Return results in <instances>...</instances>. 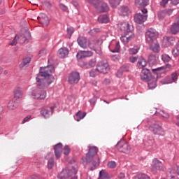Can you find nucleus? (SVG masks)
Returning <instances> with one entry per match:
<instances>
[{"label": "nucleus", "instance_id": "nucleus-1", "mask_svg": "<svg viewBox=\"0 0 179 179\" xmlns=\"http://www.w3.org/2000/svg\"><path fill=\"white\" fill-rule=\"evenodd\" d=\"M54 66L52 65L41 67L40 69L39 73L36 77V84L38 88L31 92V97L32 99L44 100V99L47 97V92L42 89L48 87V86L55 80L54 76L51 75V73L54 72Z\"/></svg>", "mask_w": 179, "mask_h": 179}, {"label": "nucleus", "instance_id": "nucleus-2", "mask_svg": "<svg viewBox=\"0 0 179 179\" xmlns=\"http://www.w3.org/2000/svg\"><path fill=\"white\" fill-rule=\"evenodd\" d=\"M97 147L89 146V151L86 155V161L88 163L92 162V166H94L90 168V170L92 171L96 169V167H99L100 164V158H99L98 156H96V155H97Z\"/></svg>", "mask_w": 179, "mask_h": 179}, {"label": "nucleus", "instance_id": "nucleus-3", "mask_svg": "<svg viewBox=\"0 0 179 179\" xmlns=\"http://www.w3.org/2000/svg\"><path fill=\"white\" fill-rule=\"evenodd\" d=\"M152 71L155 74L152 76L146 82L148 83L149 89H155L156 86H157V78L159 73H165L166 70H164V67H160L157 69H152Z\"/></svg>", "mask_w": 179, "mask_h": 179}, {"label": "nucleus", "instance_id": "nucleus-4", "mask_svg": "<svg viewBox=\"0 0 179 179\" xmlns=\"http://www.w3.org/2000/svg\"><path fill=\"white\" fill-rule=\"evenodd\" d=\"M157 37H159V32L153 28L148 29L145 32V41L148 44L157 41Z\"/></svg>", "mask_w": 179, "mask_h": 179}, {"label": "nucleus", "instance_id": "nucleus-5", "mask_svg": "<svg viewBox=\"0 0 179 179\" xmlns=\"http://www.w3.org/2000/svg\"><path fill=\"white\" fill-rule=\"evenodd\" d=\"M142 13H137L134 15V22L138 24H142L148 20V9L142 8Z\"/></svg>", "mask_w": 179, "mask_h": 179}, {"label": "nucleus", "instance_id": "nucleus-6", "mask_svg": "<svg viewBox=\"0 0 179 179\" xmlns=\"http://www.w3.org/2000/svg\"><path fill=\"white\" fill-rule=\"evenodd\" d=\"M116 148L121 153L128 154L131 152V145L124 140L119 141L116 145Z\"/></svg>", "mask_w": 179, "mask_h": 179}, {"label": "nucleus", "instance_id": "nucleus-7", "mask_svg": "<svg viewBox=\"0 0 179 179\" xmlns=\"http://www.w3.org/2000/svg\"><path fill=\"white\" fill-rule=\"evenodd\" d=\"M96 71H97V72L99 73H108V71H110V66L108 65L107 61L102 60L99 62L96 65Z\"/></svg>", "mask_w": 179, "mask_h": 179}, {"label": "nucleus", "instance_id": "nucleus-8", "mask_svg": "<svg viewBox=\"0 0 179 179\" xmlns=\"http://www.w3.org/2000/svg\"><path fill=\"white\" fill-rule=\"evenodd\" d=\"M80 80V74L78 71H72L69 76V83L70 85H76Z\"/></svg>", "mask_w": 179, "mask_h": 179}, {"label": "nucleus", "instance_id": "nucleus-9", "mask_svg": "<svg viewBox=\"0 0 179 179\" xmlns=\"http://www.w3.org/2000/svg\"><path fill=\"white\" fill-rule=\"evenodd\" d=\"M152 164H153L152 168V173H156L157 171H164V165H163V163H162V162H160L157 158L152 160Z\"/></svg>", "mask_w": 179, "mask_h": 179}, {"label": "nucleus", "instance_id": "nucleus-10", "mask_svg": "<svg viewBox=\"0 0 179 179\" xmlns=\"http://www.w3.org/2000/svg\"><path fill=\"white\" fill-rule=\"evenodd\" d=\"M45 160H48L47 168L48 170H52L55 166V161L54 160V155L52 153L49 152L45 157Z\"/></svg>", "mask_w": 179, "mask_h": 179}, {"label": "nucleus", "instance_id": "nucleus-11", "mask_svg": "<svg viewBox=\"0 0 179 179\" xmlns=\"http://www.w3.org/2000/svg\"><path fill=\"white\" fill-rule=\"evenodd\" d=\"M150 129L154 135H159V136H163L164 135V130H163V128L159 124H152L150 127Z\"/></svg>", "mask_w": 179, "mask_h": 179}, {"label": "nucleus", "instance_id": "nucleus-12", "mask_svg": "<svg viewBox=\"0 0 179 179\" xmlns=\"http://www.w3.org/2000/svg\"><path fill=\"white\" fill-rule=\"evenodd\" d=\"M117 26L122 31H127V33H131L134 31V26L127 22H121L120 24H118Z\"/></svg>", "mask_w": 179, "mask_h": 179}, {"label": "nucleus", "instance_id": "nucleus-13", "mask_svg": "<svg viewBox=\"0 0 179 179\" xmlns=\"http://www.w3.org/2000/svg\"><path fill=\"white\" fill-rule=\"evenodd\" d=\"M178 79L177 73H173L171 76L166 77L165 79L161 81L162 85H169L176 82Z\"/></svg>", "mask_w": 179, "mask_h": 179}, {"label": "nucleus", "instance_id": "nucleus-14", "mask_svg": "<svg viewBox=\"0 0 179 179\" xmlns=\"http://www.w3.org/2000/svg\"><path fill=\"white\" fill-rule=\"evenodd\" d=\"M38 20L44 27L48 26V23H50V19H48V17L45 13H41L38 17Z\"/></svg>", "mask_w": 179, "mask_h": 179}, {"label": "nucleus", "instance_id": "nucleus-15", "mask_svg": "<svg viewBox=\"0 0 179 179\" xmlns=\"http://www.w3.org/2000/svg\"><path fill=\"white\" fill-rule=\"evenodd\" d=\"M152 74L150 73V71L147 69H144L142 70L141 73V80H144V82H147L151 77Z\"/></svg>", "mask_w": 179, "mask_h": 179}, {"label": "nucleus", "instance_id": "nucleus-16", "mask_svg": "<svg viewBox=\"0 0 179 179\" xmlns=\"http://www.w3.org/2000/svg\"><path fill=\"white\" fill-rule=\"evenodd\" d=\"M77 42L78 45H80L81 48H84V49L87 48L89 41H87V38L85 36L78 37L77 39Z\"/></svg>", "mask_w": 179, "mask_h": 179}, {"label": "nucleus", "instance_id": "nucleus-17", "mask_svg": "<svg viewBox=\"0 0 179 179\" xmlns=\"http://www.w3.org/2000/svg\"><path fill=\"white\" fill-rule=\"evenodd\" d=\"M118 13L120 16H128L131 13V9L128 6H122L118 10Z\"/></svg>", "mask_w": 179, "mask_h": 179}, {"label": "nucleus", "instance_id": "nucleus-18", "mask_svg": "<svg viewBox=\"0 0 179 179\" xmlns=\"http://www.w3.org/2000/svg\"><path fill=\"white\" fill-rule=\"evenodd\" d=\"M92 55L93 52L92 51L80 50L77 54V58L78 59H83V58H87L89 57H92Z\"/></svg>", "mask_w": 179, "mask_h": 179}, {"label": "nucleus", "instance_id": "nucleus-19", "mask_svg": "<svg viewBox=\"0 0 179 179\" xmlns=\"http://www.w3.org/2000/svg\"><path fill=\"white\" fill-rule=\"evenodd\" d=\"M54 150L56 159H59L61 153H62V143H59L56 144L54 147Z\"/></svg>", "mask_w": 179, "mask_h": 179}, {"label": "nucleus", "instance_id": "nucleus-20", "mask_svg": "<svg viewBox=\"0 0 179 179\" xmlns=\"http://www.w3.org/2000/svg\"><path fill=\"white\" fill-rule=\"evenodd\" d=\"M171 32L172 34H177V33H179V15L171 27Z\"/></svg>", "mask_w": 179, "mask_h": 179}, {"label": "nucleus", "instance_id": "nucleus-21", "mask_svg": "<svg viewBox=\"0 0 179 179\" xmlns=\"http://www.w3.org/2000/svg\"><path fill=\"white\" fill-rule=\"evenodd\" d=\"M148 44L150 45V50H151V51H153V52L157 53L160 52V45H159V42H157V41H155L152 43Z\"/></svg>", "mask_w": 179, "mask_h": 179}, {"label": "nucleus", "instance_id": "nucleus-22", "mask_svg": "<svg viewBox=\"0 0 179 179\" xmlns=\"http://www.w3.org/2000/svg\"><path fill=\"white\" fill-rule=\"evenodd\" d=\"M18 106L19 102L16 99H13L8 102L7 107L8 110H15V108H17Z\"/></svg>", "mask_w": 179, "mask_h": 179}, {"label": "nucleus", "instance_id": "nucleus-23", "mask_svg": "<svg viewBox=\"0 0 179 179\" xmlns=\"http://www.w3.org/2000/svg\"><path fill=\"white\" fill-rule=\"evenodd\" d=\"M135 5L137 8H145L149 5V0H135Z\"/></svg>", "mask_w": 179, "mask_h": 179}, {"label": "nucleus", "instance_id": "nucleus-24", "mask_svg": "<svg viewBox=\"0 0 179 179\" xmlns=\"http://www.w3.org/2000/svg\"><path fill=\"white\" fill-rule=\"evenodd\" d=\"M99 12H108L110 10V8L106 3L101 2L99 3V8H96Z\"/></svg>", "mask_w": 179, "mask_h": 179}, {"label": "nucleus", "instance_id": "nucleus-25", "mask_svg": "<svg viewBox=\"0 0 179 179\" xmlns=\"http://www.w3.org/2000/svg\"><path fill=\"white\" fill-rule=\"evenodd\" d=\"M171 174H174V175H171V179H179V178L177 176H179V166H176L171 171Z\"/></svg>", "mask_w": 179, "mask_h": 179}, {"label": "nucleus", "instance_id": "nucleus-26", "mask_svg": "<svg viewBox=\"0 0 179 179\" xmlns=\"http://www.w3.org/2000/svg\"><path fill=\"white\" fill-rule=\"evenodd\" d=\"M31 59L30 57H26L22 59L21 64H20V68H27L30 64Z\"/></svg>", "mask_w": 179, "mask_h": 179}, {"label": "nucleus", "instance_id": "nucleus-27", "mask_svg": "<svg viewBox=\"0 0 179 179\" xmlns=\"http://www.w3.org/2000/svg\"><path fill=\"white\" fill-rule=\"evenodd\" d=\"M68 55V49L66 48H61L58 51L59 58H65Z\"/></svg>", "mask_w": 179, "mask_h": 179}, {"label": "nucleus", "instance_id": "nucleus-28", "mask_svg": "<svg viewBox=\"0 0 179 179\" xmlns=\"http://www.w3.org/2000/svg\"><path fill=\"white\" fill-rule=\"evenodd\" d=\"M87 47L92 50L93 51H96V47H97V41L96 40H90L88 41Z\"/></svg>", "mask_w": 179, "mask_h": 179}, {"label": "nucleus", "instance_id": "nucleus-29", "mask_svg": "<svg viewBox=\"0 0 179 179\" xmlns=\"http://www.w3.org/2000/svg\"><path fill=\"white\" fill-rule=\"evenodd\" d=\"M155 114H157V115H161V117H163V118H166L168 119L170 117V115H169L167 113V112L163 110H160L158 109L156 112Z\"/></svg>", "mask_w": 179, "mask_h": 179}, {"label": "nucleus", "instance_id": "nucleus-30", "mask_svg": "<svg viewBox=\"0 0 179 179\" xmlns=\"http://www.w3.org/2000/svg\"><path fill=\"white\" fill-rule=\"evenodd\" d=\"M146 65H148V62H146L145 58L141 57L137 62V66L138 68H145Z\"/></svg>", "mask_w": 179, "mask_h": 179}, {"label": "nucleus", "instance_id": "nucleus-31", "mask_svg": "<svg viewBox=\"0 0 179 179\" xmlns=\"http://www.w3.org/2000/svg\"><path fill=\"white\" fill-rule=\"evenodd\" d=\"M134 38V34H131L129 36H122L120 38L121 41L123 42V44H128L129 43V40Z\"/></svg>", "mask_w": 179, "mask_h": 179}, {"label": "nucleus", "instance_id": "nucleus-32", "mask_svg": "<svg viewBox=\"0 0 179 179\" xmlns=\"http://www.w3.org/2000/svg\"><path fill=\"white\" fill-rule=\"evenodd\" d=\"M23 96V93L22 92V90L17 89L14 91V99L17 100L19 99H22V96Z\"/></svg>", "mask_w": 179, "mask_h": 179}, {"label": "nucleus", "instance_id": "nucleus-33", "mask_svg": "<svg viewBox=\"0 0 179 179\" xmlns=\"http://www.w3.org/2000/svg\"><path fill=\"white\" fill-rule=\"evenodd\" d=\"M176 43V38L174 36H167L166 38V44L167 46L173 45Z\"/></svg>", "mask_w": 179, "mask_h": 179}, {"label": "nucleus", "instance_id": "nucleus-34", "mask_svg": "<svg viewBox=\"0 0 179 179\" xmlns=\"http://www.w3.org/2000/svg\"><path fill=\"white\" fill-rule=\"evenodd\" d=\"M148 62H150V64H156V62H157V57H156V55L151 53L148 56Z\"/></svg>", "mask_w": 179, "mask_h": 179}, {"label": "nucleus", "instance_id": "nucleus-35", "mask_svg": "<svg viewBox=\"0 0 179 179\" xmlns=\"http://www.w3.org/2000/svg\"><path fill=\"white\" fill-rule=\"evenodd\" d=\"M68 177V169H63L62 171L57 176V178L64 179Z\"/></svg>", "mask_w": 179, "mask_h": 179}, {"label": "nucleus", "instance_id": "nucleus-36", "mask_svg": "<svg viewBox=\"0 0 179 179\" xmlns=\"http://www.w3.org/2000/svg\"><path fill=\"white\" fill-rule=\"evenodd\" d=\"M86 117V113H82L80 111L78 112L76 115V121L79 122L80 120H83Z\"/></svg>", "mask_w": 179, "mask_h": 179}, {"label": "nucleus", "instance_id": "nucleus-37", "mask_svg": "<svg viewBox=\"0 0 179 179\" xmlns=\"http://www.w3.org/2000/svg\"><path fill=\"white\" fill-rule=\"evenodd\" d=\"M172 54L173 55V57H177L179 55V41L178 43L176 45V46L174 47V48L172 50Z\"/></svg>", "mask_w": 179, "mask_h": 179}, {"label": "nucleus", "instance_id": "nucleus-38", "mask_svg": "<svg viewBox=\"0 0 179 179\" xmlns=\"http://www.w3.org/2000/svg\"><path fill=\"white\" fill-rule=\"evenodd\" d=\"M109 3L111 8H115L121 3V0H109Z\"/></svg>", "mask_w": 179, "mask_h": 179}, {"label": "nucleus", "instance_id": "nucleus-39", "mask_svg": "<svg viewBox=\"0 0 179 179\" xmlns=\"http://www.w3.org/2000/svg\"><path fill=\"white\" fill-rule=\"evenodd\" d=\"M98 21L99 23H108V16L101 15L98 17Z\"/></svg>", "mask_w": 179, "mask_h": 179}, {"label": "nucleus", "instance_id": "nucleus-40", "mask_svg": "<svg viewBox=\"0 0 179 179\" xmlns=\"http://www.w3.org/2000/svg\"><path fill=\"white\" fill-rule=\"evenodd\" d=\"M162 60L163 62H164V64H169V62L171 61V57H170L169 55L164 54L162 55Z\"/></svg>", "mask_w": 179, "mask_h": 179}, {"label": "nucleus", "instance_id": "nucleus-41", "mask_svg": "<svg viewBox=\"0 0 179 179\" xmlns=\"http://www.w3.org/2000/svg\"><path fill=\"white\" fill-rule=\"evenodd\" d=\"M41 114L44 117V118H48L50 115H51V113H50V111L47 109H42L41 110Z\"/></svg>", "mask_w": 179, "mask_h": 179}, {"label": "nucleus", "instance_id": "nucleus-42", "mask_svg": "<svg viewBox=\"0 0 179 179\" xmlns=\"http://www.w3.org/2000/svg\"><path fill=\"white\" fill-rule=\"evenodd\" d=\"M90 3H92L93 6L95 7L96 9H99V4L101 2L100 0H87Z\"/></svg>", "mask_w": 179, "mask_h": 179}, {"label": "nucleus", "instance_id": "nucleus-43", "mask_svg": "<svg viewBox=\"0 0 179 179\" xmlns=\"http://www.w3.org/2000/svg\"><path fill=\"white\" fill-rule=\"evenodd\" d=\"M138 51H139V49L136 48H129V54L130 55H135L136 54H138Z\"/></svg>", "mask_w": 179, "mask_h": 179}, {"label": "nucleus", "instance_id": "nucleus-44", "mask_svg": "<svg viewBox=\"0 0 179 179\" xmlns=\"http://www.w3.org/2000/svg\"><path fill=\"white\" fill-rule=\"evenodd\" d=\"M18 37V40L21 44H23V43H25L26 40H27V38H26L24 35H20Z\"/></svg>", "mask_w": 179, "mask_h": 179}, {"label": "nucleus", "instance_id": "nucleus-45", "mask_svg": "<svg viewBox=\"0 0 179 179\" xmlns=\"http://www.w3.org/2000/svg\"><path fill=\"white\" fill-rule=\"evenodd\" d=\"M120 42H116L114 50H111V52H120Z\"/></svg>", "mask_w": 179, "mask_h": 179}, {"label": "nucleus", "instance_id": "nucleus-46", "mask_svg": "<svg viewBox=\"0 0 179 179\" xmlns=\"http://www.w3.org/2000/svg\"><path fill=\"white\" fill-rule=\"evenodd\" d=\"M136 179H150V178L145 174L140 173L137 176Z\"/></svg>", "mask_w": 179, "mask_h": 179}, {"label": "nucleus", "instance_id": "nucleus-47", "mask_svg": "<svg viewBox=\"0 0 179 179\" xmlns=\"http://www.w3.org/2000/svg\"><path fill=\"white\" fill-rule=\"evenodd\" d=\"M19 40V35L15 36L14 39L10 43V45H16Z\"/></svg>", "mask_w": 179, "mask_h": 179}, {"label": "nucleus", "instance_id": "nucleus-48", "mask_svg": "<svg viewBox=\"0 0 179 179\" xmlns=\"http://www.w3.org/2000/svg\"><path fill=\"white\" fill-rule=\"evenodd\" d=\"M166 13L165 10H162V11H159L158 13V17L159 19H164V17H166Z\"/></svg>", "mask_w": 179, "mask_h": 179}, {"label": "nucleus", "instance_id": "nucleus-49", "mask_svg": "<svg viewBox=\"0 0 179 179\" xmlns=\"http://www.w3.org/2000/svg\"><path fill=\"white\" fill-rule=\"evenodd\" d=\"M117 164H115V162L111 161L108 163V167L110 169H115Z\"/></svg>", "mask_w": 179, "mask_h": 179}, {"label": "nucleus", "instance_id": "nucleus-50", "mask_svg": "<svg viewBox=\"0 0 179 179\" xmlns=\"http://www.w3.org/2000/svg\"><path fill=\"white\" fill-rule=\"evenodd\" d=\"M88 65L92 68H93V66H96V58H94L90 60Z\"/></svg>", "mask_w": 179, "mask_h": 179}, {"label": "nucleus", "instance_id": "nucleus-51", "mask_svg": "<svg viewBox=\"0 0 179 179\" xmlns=\"http://www.w3.org/2000/svg\"><path fill=\"white\" fill-rule=\"evenodd\" d=\"M99 29H93L89 31V34H90V36H94V34H96V33H99Z\"/></svg>", "mask_w": 179, "mask_h": 179}, {"label": "nucleus", "instance_id": "nucleus-52", "mask_svg": "<svg viewBox=\"0 0 179 179\" xmlns=\"http://www.w3.org/2000/svg\"><path fill=\"white\" fill-rule=\"evenodd\" d=\"M169 1H171V0H162L160 2L161 6H163V8H166V5H167V3H169Z\"/></svg>", "mask_w": 179, "mask_h": 179}, {"label": "nucleus", "instance_id": "nucleus-53", "mask_svg": "<svg viewBox=\"0 0 179 179\" xmlns=\"http://www.w3.org/2000/svg\"><path fill=\"white\" fill-rule=\"evenodd\" d=\"M129 61L132 64H135V62H136V61H138V57H131L129 58Z\"/></svg>", "mask_w": 179, "mask_h": 179}, {"label": "nucleus", "instance_id": "nucleus-54", "mask_svg": "<svg viewBox=\"0 0 179 179\" xmlns=\"http://www.w3.org/2000/svg\"><path fill=\"white\" fill-rule=\"evenodd\" d=\"M121 71L123 72H128L129 71V66H123L120 68Z\"/></svg>", "mask_w": 179, "mask_h": 179}, {"label": "nucleus", "instance_id": "nucleus-55", "mask_svg": "<svg viewBox=\"0 0 179 179\" xmlns=\"http://www.w3.org/2000/svg\"><path fill=\"white\" fill-rule=\"evenodd\" d=\"M74 31H75V29H73V27L69 28L68 33H69L70 37L72 36V34H73Z\"/></svg>", "mask_w": 179, "mask_h": 179}, {"label": "nucleus", "instance_id": "nucleus-56", "mask_svg": "<svg viewBox=\"0 0 179 179\" xmlns=\"http://www.w3.org/2000/svg\"><path fill=\"white\" fill-rule=\"evenodd\" d=\"M123 73H124V71L122 70H121V69H120L118 70V71L117 72L116 76H117V78H121V76H122Z\"/></svg>", "mask_w": 179, "mask_h": 179}, {"label": "nucleus", "instance_id": "nucleus-57", "mask_svg": "<svg viewBox=\"0 0 179 179\" xmlns=\"http://www.w3.org/2000/svg\"><path fill=\"white\" fill-rule=\"evenodd\" d=\"M31 118V115H28L26 117L24 118V120H22V124H24L25 122H27V121H29V120H30Z\"/></svg>", "mask_w": 179, "mask_h": 179}, {"label": "nucleus", "instance_id": "nucleus-58", "mask_svg": "<svg viewBox=\"0 0 179 179\" xmlns=\"http://www.w3.org/2000/svg\"><path fill=\"white\" fill-rule=\"evenodd\" d=\"M90 76H91V78H94L96 76V70L90 71Z\"/></svg>", "mask_w": 179, "mask_h": 179}, {"label": "nucleus", "instance_id": "nucleus-59", "mask_svg": "<svg viewBox=\"0 0 179 179\" xmlns=\"http://www.w3.org/2000/svg\"><path fill=\"white\" fill-rule=\"evenodd\" d=\"M90 103L92 106H95L96 105V98H92L90 99Z\"/></svg>", "mask_w": 179, "mask_h": 179}, {"label": "nucleus", "instance_id": "nucleus-60", "mask_svg": "<svg viewBox=\"0 0 179 179\" xmlns=\"http://www.w3.org/2000/svg\"><path fill=\"white\" fill-rule=\"evenodd\" d=\"M59 8L62 9V10H66V9H68V8L63 3L59 4Z\"/></svg>", "mask_w": 179, "mask_h": 179}, {"label": "nucleus", "instance_id": "nucleus-61", "mask_svg": "<svg viewBox=\"0 0 179 179\" xmlns=\"http://www.w3.org/2000/svg\"><path fill=\"white\" fill-rule=\"evenodd\" d=\"M166 15H168V16H170L173 13V9H169L165 10Z\"/></svg>", "mask_w": 179, "mask_h": 179}, {"label": "nucleus", "instance_id": "nucleus-62", "mask_svg": "<svg viewBox=\"0 0 179 179\" xmlns=\"http://www.w3.org/2000/svg\"><path fill=\"white\" fill-rule=\"evenodd\" d=\"M171 2L172 5H178L179 3V0H171Z\"/></svg>", "mask_w": 179, "mask_h": 179}, {"label": "nucleus", "instance_id": "nucleus-63", "mask_svg": "<svg viewBox=\"0 0 179 179\" xmlns=\"http://www.w3.org/2000/svg\"><path fill=\"white\" fill-rule=\"evenodd\" d=\"M119 179H124L125 178V173H120V175L118 176Z\"/></svg>", "mask_w": 179, "mask_h": 179}, {"label": "nucleus", "instance_id": "nucleus-64", "mask_svg": "<svg viewBox=\"0 0 179 179\" xmlns=\"http://www.w3.org/2000/svg\"><path fill=\"white\" fill-rule=\"evenodd\" d=\"M32 179H41V177L38 175H34L32 176Z\"/></svg>", "mask_w": 179, "mask_h": 179}]
</instances>
